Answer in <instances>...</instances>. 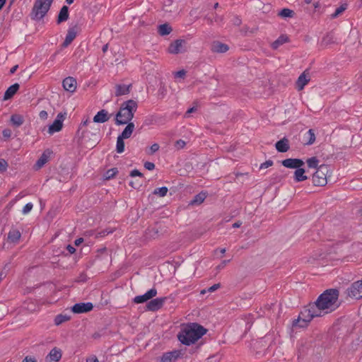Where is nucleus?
I'll return each mask as SVG.
<instances>
[{"mask_svg": "<svg viewBox=\"0 0 362 362\" xmlns=\"http://www.w3.org/2000/svg\"><path fill=\"white\" fill-rule=\"evenodd\" d=\"M144 167L148 170H153L155 168V164L153 163L146 161L144 163Z\"/></svg>", "mask_w": 362, "mask_h": 362, "instance_id": "nucleus-53", "label": "nucleus"}, {"mask_svg": "<svg viewBox=\"0 0 362 362\" xmlns=\"http://www.w3.org/2000/svg\"><path fill=\"white\" fill-rule=\"evenodd\" d=\"M110 115H108L107 111L101 110L94 116L93 122L95 123H104L109 120Z\"/></svg>", "mask_w": 362, "mask_h": 362, "instance_id": "nucleus-21", "label": "nucleus"}, {"mask_svg": "<svg viewBox=\"0 0 362 362\" xmlns=\"http://www.w3.org/2000/svg\"><path fill=\"white\" fill-rule=\"evenodd\" d=\"M19 87L20 86L18 83H14L9 86L4 93V100H7L13 98L19 89Z\"/></svg>", "mask_w": 362, "mask_h": 362, "instance_id": "nucleus-24", "label": "nucleus"}, {"mask_svg": "<svg viewBox=\"0 0 362 362\" xmlns=\"http://www.w3.org/2000/svg\"><path fill=\"white\" fill-rule=\"evenodd\" d=\"M186 75V71L184 69L180 70L175 73L176 78H184Z\"/></svg>", "mask_w": 362, "mask_h": 362, "instance_id": "nucleus-54", "label": "nucleus"}, {"mask_svg": "<svg viewBox=\"0 0 362 362\" xmlns=\"http://www.w3.org/2000/svg\"><path fill=\"white\" fill-rule=\"evenodd\" d=\"M349 297L360 299L362 298V280L354 282L347 289Z\"/></svg>", "mask_w": 362, "mask_h": 362, "instance_id": "nucleus-8", "label": "nucleus"}, {"mask_svg": "<svg viewBox=\"0 0 362 362\" xmlns=\"http://www.w3.org/2000/svg\"><path fill=\"white\" fill-rule=\"evenodd\" d=\"M306 163L309 168L317 170L320 166L319 160L317 158V157L315 156L308 158Z\"/></svg>", "mask_w": 362, "mask_h": 362, "instance_id": "nucleus-36", "label": "nucleus"}, {"mask_svg": "<svg viewBox=\"0 0 362 362\" xmlns=\"http://www.w3.org/2000/svg\"><path fill=\"white\" fill-rule=\"evenodd\" d=\"M100 129L98 125L90 124L88 128L81 132L78 137L82 144H87L88 146L93 148L100 141Z\"/></svg>", "mask_w": 362, "mask_h": 362, "instance_id": "nucleus-5", "label": "nucleus"}, {"mask_svg": "<svg viewBox=\"0 0 362 362\" xmlns=\"http://www.w3.org/2000/svg\"><path fill=\"white\" fill-rule=\"evenodd\" d=\"M182 356L181 350H173L163 354L160 358V362H176V361Z\"/></svg>", "mask_w": 362, "mask_h": 362, "instance_id": "nucleus-12", "label": "nucleus"}, {"mask_svg": "<svg viewBox=\"0 0 362 362\" xmlns=\"http://www.w3.org/2000/svg\"><path fill=\"white\" fill-rule=\"evenodd\" d=\"M167 300L166 297L157 298L155 299H151L146 305V308L150 311H157L160 309L165 300Z\"/></svg>", "mask_w": 362, "mask_h": 362, "instance_id": "nucleus-13", "label": "nucleus"}, {"mask_svg": "<svg viewBox=\"0 0 362 362\" xmlns=\"http://www.w3.org/2000/svg\"><path fill=\"white\" fill-rule=\"evenodd\" d=\"M323 41L325 42L326 44H331L334 43V35L331 33L327 34L324 38Z\"/></svg>", "mask_w": 362, "mask_h": 362, "instance_id": "nucleus-46", "label": "nucleus"}, {"mask_svg": "<svg viewBox=\"0 0 362 362\" xmlns=\"http://www.w3.org/2000/svg\"><path fill=\"white\" fill-rule=\"evenodd\" d=\"M70 320V316L67 315H62V314H59V315H57L55 318H54V324L56 325H59L68 320Z\"/></svg>", "mask_w": 362, "mask_h": 362, "instance_id": "nucleus-37", "label": "nucleus"}, {"mask_svg": "<svg viewBox=\"0 0 362 362\" xmlns=\"http://www.w3.org/2000/svg\"><path fill=\"white\" fill-rule=\"evenodd\" d=\"M305 170L301 167L297 168L293 175L294 180L297 182L308 180V177L305 175Z\"/></svg>", "mask_w": 362, "mask_h": 362, "instance_id": "nucleus-27", "label": "nucleus"}, {"mask_svg": "<svg viewBox=\"0 0 362 362\" xmlns=\"http://www.w3.org/2000/svg\"><path fill=\"white\" fill-rule=\"evenodd\" d=\"M11 122L14 126L20 127L21 125L23 124L24 119L23 116H21V115L15 114L11 115Z\"/></svg>", "mask_w": 362, "mask_h": 362, "instance_id": "nucleus-34", "label": "nucleus"}, {"mask_svg": "<svg viewBox=\"0 0 362 362\" xmlns=\"http://www.w3.org/2000/svg\"><path fill=\"white\" fill-rule=\"evenodd\" d=\"M159 148H160V146L158 144L155 143V144H152L150 147V151H151L150 153L153 154V153H156V151H158L159 150Z\"/></svg>", "mask_w": 362, "mask_h": 362, "instance_id": "nucleus-52", "label": "nucleus"}, {"mask_svg": "<svg viewBox=\"0 0 362 362\" xmlns=\"http://www.w3.org/2000/svg\"><path fill=\"white\" fill-rule=\"evenodd\" d=\"M93 305L90 302L76 303L71 308V310L74 313H84L92 310Z\"/></svg>", "mask_w": 362, "mask_h": 362, "instance_id": "nucleus-14", "label": "nucleus"}, {"mask_svg": "<svg viewBox=\"0 0 362 362\" xmlns=\"http://www.w3.org/2000/svg\"><path fill=\"white\" fill-rule=\"evenodd\" d=\"M22 362H37V361L35 359V358L28 356L25 357Z\"/></svg>", "mask_w": 362, "mask_h": 362, "instance_id": "nucleus-59", "label": "nucleus"}, {"mask_svg": "<svg viewBox=\"0 0 362 362\" xmlns=\"http://www.w3.org/2000/svg\"><path fill=\"white\" fill-rule=\"evenodd\" d=\"M172 30L173 28L168 23L161 24L158 26V33L161 36L169 35Z\"/></svg>", "mask_w": 362, "mask_h": 362, "instance_id": "nucleus-29", "label": "nucleus"}, {"mask_svg": "<svg viewBox=\"0 0 362 362\" xmlns=\"http://www.w3.org/2000/svg\"><path fill=\"white\" fill-rule=\"evenodd\" d=\"M294 15L293 11L289 9V8H283L281 11L279 13V16H280L282 18H291Z\"/></svg>", "mask_w": 362, "mask_h": 362, "instance_id": "nucleus-40", "label": "nucleus"}, {"mask_svg": "<svg viewBox=\"0 0 362 362\" xmlns=\"http://www.w3.org/2000/svg\"><path fill=\"white\" fill-rule=\"evenodd\" d=\"M229 49V47L220 41H214L211 46V50L214 53H225Z\"/></svg>", "mask_w": 362, "mask_h": 362, "instance_id": "nucleus-19", "label": "nucleus"}, {"mask_svg": "<svg viewBox=\"0 0 362 362\" xmlns=\"http://www.w3.org/2000/svg\"><path fill=\"white\" fill-rule=\"evenodd\" d=\"M197 110V108L195 107H192L189 108L185 113V117H187L190 113H192Z\"/></svg>", "mask_w": 362, "mask_h": 362, "instance_id": "nucleus-63", "label": "nucleus"}, {"mask_svg": "<svg viewBox=\"0 0 362 362\" xmlns=\"http://www.w3.org/2000/svg\"><path fill=\"white\" fill-rule=\"evenodd\" d=\"M206 331V329L197 323H190L178 334V339L182 344L189 346L204 335Z\"/></svg>", "mask_w": 362, "mask_h": 362, "instance_id": "nucleus-2", "label": "nucleus"}, {"mask_svg": "<svg viewBox=\"0 0 362 362\" xmlns=\"http://www.w3.org/2000/svg\"><path fill=\"white\" fill-rule=\"evenodd\" d=\"M69 7L67 6H63L59 11V13L57 16V24H60L62 22L66 21L69 19Z\"/></svg>", "mask_w": 362, "mask_h": 362, "instance_id": "nucleus-23", "label": "nucleus"}, {"mask_svg": "<svg viewBox=\"0 0 362 362\" xmlns=\"http://www.w3.org/2000/svg\"><path fill=\"white\" fill-rule=\"evenodd\" d=\"M21 237V232L16 228H11L8 233V240L10 243H17Z\"/></svg>", "mask_w": 362, "mask_h": 362, "instance_id": "nucleus-25", "label": "nucleus"}, {"mask_svg": "<svg viewBox=\"0 0 362 362\" xmlns=\"http://www.w3.org/2000/svg\"><path fill=\"white\" fill-rule=\"evenodd\" d=\"M53 0H36L30 13V18L34 21H40L50 8Z\"/></svg>", "mask_w": 362, "mask_h": 362, "instance_id": "nucleus-6", "label": "nucleus"}, {"mask_svg": "<svg viewBox=\"0 0 362 362\" xmlns=\"http://www.w3.org/2000/svg\"><path fill=\"white\" fill-rule=\"evenodd\" d=\"M168 189L166 187H161L159 188H156L153 191L154 194H158L160 197H163L167 194Z\"/></svg>", "mask_w": 362, "mask_h": 362, "instance_id": "nucleus-42", "label": "nucleus"}, {"mask_svg": "<svg viewBox=\"0 0 362 362\" xmlns=\"http://www.w3.org/2000/svg\"><path fill=\"white\" fill-rule=\"evenodd\" d=\"M117 173H118V170L116 168L109 169L105 172V173L104 175L105 179L110 180V179L113 178Z\"/></svg>", "mask_w": 362, "mask_h": 362, "instance_id": "nucleus-41", "label": "nucleus"}, {"mask_svg": "<svg viewBox=\"0 0 362 362\" xmlns=\"http://www.w3.org/2000/svg\"><path fill=\"white\" fill-rule=\"evenodd\" d=\"M157 295V290L155 288H152L144 295L136 296L133 299V302L136 304L143 303L144 302L148 301V300L152 299Z\"/></svg>", "mask_w": 362, "mask_h": 362, "instance_id": "nucleus-11", "label": "nucleus"}, {"mask_svg": "<svg viewBox=\"0 0 362 362\" xmlns=\"http://www.w3.org/2000/svg\"><path fill=\"white\" fill-rule=\"evenodd\" d=\"M213 18L215 23H221L223 20V17L222 16H219L218 13H215Z\"/></svg>", "mask_w": 362, "mask_h": 362, "instance_id": "nucleus-57", "label": "nucleus"}, {"mask_svg": "<svg viewBox=\"0 0 362 362\" xmlns=\"http://www.w3.org/2000/svg\"><path fill=\"white\" fill-rule=\"evenodd\" d=\"M230 262V260H223L221 264H219L217 267H216V270L217 271H219V270H221L223 269L226 265Z\"/></svg>", "mask_w": 362, "mask_h": 362, "instance_id": "nucleus-56", "label": "nucleus"}, {"mask_svg": "<svg viewBox=\"0 0 362 362\" xmlns=\"http://www.w3.org/2000/svg\"><path fill=\"white\" fill-rule=\"evenodd\" d=\"M159 228L156 226L149 227L146 230V235L147 238H156L159 235Z\"/></svg>", "mask_w": 362, "mask_h": 362, "instance_id": "nucleus-32", "label": "nucleus"}, {"mask_svg": "<svg viewBox=\"0 0 362 362\" xmlns=\"http://www.w3.org/2000/svg\"><path fill=\"white\" fill-rule=\"evenodd\" d=\"M66 250L69 252V254H73L75 252L76 249L71 245H68L66 246Z\"/></svg>", "mask_w": 362, "mask_h": 362, "instance_id": "nucleus-62", "label": "nucleus"}, {"mask_svg": "<svg viewBox=\"0 0 362 362\" xmlns=\"http://www.w3.org/2000/svg\"><path fill=\"white\" fill-rule=\"evenodd\" d=\"M137 107V103L133 100L124 102L115 115V124L123 125L129 122L133 119Z\"/></svg>", "mask_w": 362, "mask_h": 362, "instance_id": "nucleus-3", "label": "nucleus"}, {"mask_svg": "<svg viewBox=\"0 0 362 362\" xmlns=\"http://www.w3.org/2000/svg\"><path fill=\"white\" fill-rule=\"evenodd\" d=\"M87 280V275L85 273H81L78 276L76 281L77 282H86Z\"/></svg>", "mask_w": 362, "mask_h": 362, "instance_id": "nucleus-51", "label": "nucleus"}, {"mask_svg": "<svg viewBox=\"0 0 362 362\" xmlns=\"http://www.w3.org/2000/svg\"><path fill=\"white\" fill-rule=\"evenodd\" d=\"M132 85H125V84H119L115 86V95L116 96H122L124 95H127L130 92V88Z\"/></svg>", "mask_w": 362, "mask_h": 362, "instance_id": "nucleus-26", "label": "nucleus"}, {"mask_svg": "<svg viewBox=\"0 0 362 362\" xmlns=\"http://www.w3.org/2000/svg\"><path fill=\"white\" fill-rule=\"evenodd\" d=\"M281 164L288 168L297 169L304 165L305 163L299 158H286L281 161Z\"/></svg>", "mask_w": 362, "mask_h": 362, "instance_id": "nucleus-16", "label": "nucleus"}, {"mask_svg": "<svg viewBox=\"0 0 362 362\" xmlns=\"http://www.w3.org/2000/svg\"><path fill=\"white\" fill-rule=\"evenodd\" d=\"M129 185L134 189H138L139 187H140L142 185V183H141V182H139L138 180L130 181Z\"/></svg>", "mask_w": 362, "mask_h": 362, "instance_id": "nucleus-49", "label": "nucleus"}, {"mask_svg": "<svg viewBox=\"0 0 362 362\" xmlns=\"http://www.w3.org/2000/svg\"><path fill=\"white\" fill-rule=\"evenodd\" d=\"M339 294V292L336 288L327 289L319 296L315 302L313 303V306L320 310L321 313L326 309L334 310L339 306L337 303Z\"/></svg>", "mask_w": 362, "mask_h": 362, "instance_id": "nucleus-1", "label": "nucleus"}, {"mask_svg": "<svg viewBox=\"0 0 362 362\" xmlns=\"http://www.w3.org/2000/svg\"><path fill=\"white\" fill-rule=\"evenodd\" d=\"M48 160V156L43 153L40 158L37 160L35 167L37 169L41 168Z\"/></svg>", "mask_w": 362, "mask_h": 362, "instance_id": "nucleus-39", "label": "nucleus"}, {"mask_svg": "<svg viewBox=\"0 0 362 362\" xmlns=\"http://www.w3.org/2000/svg\"><path fill=\"white\" fill-rule=\"evenodd\" d=\"M8 163L6 160L0 158V172H5L7 169Z\"/></svg>", "mask_w": 362, "mask_h": 362, "instance_id": "nucleus-48", "label": "nucleus"}, {"mask_svg": "<svg viewBox=\"0 0 362 362\" xmlns=\"http://www.w3.org/2000/svg\"><path fill=\"white\" fill-rule=\"evenodd\" d=\"M313 305V303H310L308 306L305 307L300 313L298 318L293 321V326L305 327L313 317L322 316L321 311L317 310Z\"/></svg>", "mask_w": 362, "mask_h": 362, "instance_id": "nucleus-4", "label": "nucleus"}, {"mask_svg": "<svg viewBox=\"0 0 362 362\" xmlns=\"http://www.w3.org/2000/svg\"><path fill=\"white\" fill-rule=\"evenodd\" d=\"M305 144L312 145L315 141V134L313 129H309L304 135Z\"/></svg>", "mask_w": 362, "mask_h": 362, "instance_id": "nucleus-31", "label": "nucleus"}, {"mask_svg": "<svg viewBox=\"0 0 362 362\" xmlns=\"http://www.w3.org/2000/svg\"><path fill=\"white\" fill-rule=\"evenodd\" d=\"M288 37L286 35H281L274 42H272V47L274 49H276L281 45L288 42Z\"/></svg>", "mask_w": 362, "mask_h": 362, "instance_id": "nucleus-30", "label": "nucleus"}, {"mask_svg": "<svg viewBox=\"0 0 362 362\" xmlns=\"http://www.w3.org/2000/svg\"><path fill=\"white\" fill-rule=\"evenodd\" d=\"M39 116H40V119H46L47 118V117H48V114H47V111L42 110V111L40 112Z\"/></svg>", "mask_w": 362, "mask_h": 362, "instance_id": "nucleus-58", "label": "nucleus"}, {"mask_svg": "<svg viewBox=\"0 0 362 362\" xmlns=\"http://www.w3.org/2000/svg\"><path fill=\"white\" fill-rule=\"evenodd\" d=\"M127 124V127L119 135L121 137L125 139H129L134 130V124L133 122H128Z\"/></svg>", "mask_w": 362, "mask_h": 362, "instance_id": "nucleus-28", "label": "nucleus"}, {"mask_svg": "<svg viewBox=\"0 0 362 362\" xmlns=\"http://www.w3.org/2000/svg\"><path fill=\"white\" fill-rule=\"evenodd\" d=\"M2 134L4 137L8 138L11 136V132L10 129H6L3 130Z\"/></svg>", "mask_w": 362, "mask_h": 362, "instance_id": "nucleus-61", "label": "nucleus"}, {"mask_svg": "<svg viewBox=\"0 0 362 362\" xmlns=\"http://www.w3.org/2000/svg\"><path fill=\"white\" fill-rule=\"evenodd\" d=\"M124 138L121 137L120 136H118L117 139V144H116V151L118 153H122L124 151Z\"/></svg>", "mask_w": 362, "mask_h": 362, "instance_id": "nucleus-38", "label": "nucleus"}, {"mask_svg": "<svg viewBox=\"0 0 362 362\" xmlns=\"http://www.w3.org/2000/svg\"><path fill=\"white\" fill-rule=\"evenodd\" d=\"M62 358V351L59 349H52L45 358V362H58Z\"/></svg>", "mask_w": 362, "mask_h": 362, "instance_id": "nucleus-18", "label": "nucleus"}, {"mask_svg": "<svg viewBox=\"0 0 362 362\" xmlns=\"http://www.w3.org/2000/svg\"><path fill=\"white\" fill-rule=\"evenodd\" d=\"M329 172V167L322 164L317 168L313 175V182L315 186H325L327 183V175Z\"/></svg>", "mask_w": 362, "mask_h": 362, "instance_id": "nucleus-7", "label": "nucleus"}, {"mask_svg": "<svg viewBox=\"0 0 362 362\" xmlns=\"http://www.w3.org/2000/svg\"><path fill=\"white\" fill-rule=\"evenodd\" d=\"M90 124H93L88 119H86L85 121L82 122L80 124V127L77 131V135L78 136L81 135V132L83 131L82 129L83 127H86L88 128L89 127V125Z\"/></svg>", "mask_w": 362, "mask_h": 362, "instance_id": "nucleus-44", "label": "nucleus"}, {"mask_svg": "<svg viewBox=\"0 0 362 362\" xmlns=\"http://www.w3.org/2000/svg\"><path fill=\"white\" fill-rule=\"evenodd\" d=\"M221 287V284H214L213 286L209 287L207 289H203L201 291L200 293L201 294H204L206 293V292H209V293H212L215 291H216L218 288H219Z\"/></svg>", "mask_w": 362, "mask_h": 362, "instance_id": "nucleus-43", "label": "nucleus"}, {"mask_svg": "<svg viewBox=\"0 0 362 362\" xmlns=\"http://www.w3.org/2000/svg\"><path fill=\"white\" fill-rule=\"evenodd\" d=\"M62 86L65 90L74 93L76 89L77 82L74 77L69 76L63 80Z\"/></svg>", "mask_w": 362, "mask_h": 362, "instance_id": "nucleus-17", "label": "nucleus"}, {"mask_svg": "<svg viewBox=\"0 0 362 362\" xmlns=\"http://www.w3.org/2000/svg\"><path fill=\"white\" fill-rule=\"evenodd\" d=\"M130 176L131 177L139 176V177H143V174L141 172H139L138 170L134 169V170L131 171Z\"/></svg>", "mask_w": 362, "mask_h": 362, "instance_id": "nucleus-55", "label": "nucleus"}, {"mask_svg": "<svg viewBox=\"0 0 362 362\" xmlns=\"http://www.w3.org/2000/svg\"><path fill=\"white\" fill-rule=\"evenodd\" d=\"M348 4L346 3H343L338 7L335 11L331 15V18L334 19L340 16L344 11L347 9Z\"/></svg>", "mask_w": 362, "mask_h": 362, "instance_id": "nucleus-35", "label": "nucleus"}, {"mask_svg": "<svg viewBox=\"0 0 362 362\" xmlns=\"http://www.w3.org/2000/svg\"><path fill=\"white\" fill-rule=\"evenodd\" d=\"M306 71H305L303 74H301L298 80L296 81V86L298 90H301L304 88L305 86L310 81V76L308 74H306Z\"/></svg>", "mask_w": 362, "mask_h": 362, "instance_id": "nucleus-20", "label": "nucleus"}, {"mask_svg": "<svg viewBox=\"0 0 362 362\" xmlns=\"http://www.w3.org/2000/svg\"><path fill=\"white\" fill-rule=\"evenodd\" d=\"M86 362H99L96 356H93L86 359Z\"/></svg>", "mask_w": 362, "mask_h": 362, "instance_id": "nucleus-64", "label": "nucleus"}, {"mask_svg": "<svg viewBox=\"0 0 362 362\" xmlns=\"http://www.w3.org/2000/svg\"><path fill=\"white\" fill-rule=\"evenodd\" d=\"M275 147L276 150L280 153H285L288 151L289 149L288 139L286 137H284L276 143Z\"/></svg>", "mask_w": 362, "mask_h": 362, "instance_id": "nucleus-22", "label": "nucleus"}, {"mask_svg": "<svg viewBox=\"0 0 362 362\" xmlns=\"http://www.w3.org/2000/svg\"><path fill=\"white\" fill-rule=\"evenodd\" d=\"M78 32V27L77 25L69 27L67 33L65 37L64 41L63 42L62 46L63 47H67L76 38Z\"/></svg>", "mask_w": 362, "mask_h": 362, "instance_id": "nucleus-15", "label": "nucleus"}, {"mask_svg": "<svg viewBox=\"0 0 362 362\" xmlns=\"http://www.w3.org/2000/svg\"><path fill=\"white\" fill-rule=\"evenodd\" d=\"M206 199V194L204 193H199L195 195L189 202L191 205H199L202 204Z\"/></svg>", "mask_w": 362, "mask_h": 362, "instance_id": "nucleus-33", "label": "nucleus"}, {"mask_svg": "<svg viewBox=\"0 0 362 362\" xmlns=\"http://www.w3.org/2000/svg\"><path fill=\"white\" fill-rule=\"evenodd\" d=\"M233 24H234L235 25H238H238H240L241 24L242 21H241V19H240L239 17L235 16V17L233 18Z\"/></svg>", "mask_w": 362, "mask_h": 362, "instance_id": "nucleus-60", "label": "nucleus"}, {"mask_svg": "<svg viewBox=\"0 0 362 362\" xmlns=\"http://www.w3.org/2000/svg\"><path fill=\"white\" fill-rule=\"evenodd\" d=\"M185 145L186 142L182 139H179L176 141L175 143V147L178 150L183 148L185 146Z\"/></svg>", "mask_w": 362, "mask_h": 362, "instance_id": "nucleus-47", "label": "nucleus"}, {"mask_svg": "<svg viewBox=\"0 0 362 362\" xmlns=\"http://www.w3.org/2000/svg\"><path fill=\"white\" fill-rule=\"evenodd\" d=\"M33 205L32 203H28L26 204L24 207L23 208V210H22V213L23 214H28L33 209Z\"/></svg>", "mask_w": 362, "mask_h": 362, "instance_id": "nucleus-45", "label": "nucleus"}, {"mask_svg": "<svg viewBox=\"0 0 362 362\" xmlns=\"http://www.w3.org/2000/svg\"><path fill=\"white\" fill-rule=\"evenodd\" d=\"M66 113L59 112L53 123L49 127L48 133L52 135L55 132L61 131L63 127V122L66 118Z\"/></svg>", "mask_w": 362, "mask_h": 362, "instance_id": "nucleus-9", "label": "nucleus"}, {"mask_svg": "<svg viewBox=\"0 0 362 362\" xmlns=\"http://www.w3.org/2000/svg\"><path fill=\"white\" fill-rule=\"evenodd\" d=\"M272 165H273V161L271 160H268L264 162L263 163H262L260 165L259 168L260 169L267 168L272 166Z\"/></svg>", "mask_w": 362, "mask_h": 362, "instance_id": "nucleus-50", "label": "nucleus"}, {"mask_svg": "<svg viewBox=\"0 0 362 362\" xmlns=\"http://www.w3.org/2000/svg\"><path fill=\"white\" fill-rule=\"evenodd\" d=\"M186 41L184 40L178 39L170 43L168 47V52L173 54H177L186 51L185 46Z\"/></svg>", "mask_w": 362, "mask_h": 362, "instance_id": "nucleus-10", "label": "nucleus"}]
</instances>
